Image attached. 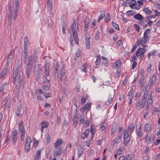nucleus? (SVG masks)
<instances>
[{"label":"nucleus","mask_w":160,"mask_h":160,"mask_svg":"<svg viewBox=\"0 0 160 160\" xmlns=\"http://www.w3.org/2000/svg\"><path fill=\"white\" fill-rule=\"evenodd\" d=\"M19 71V68L17 67L14 70L13 76H15V77H18V74Z\"/></svg>","instance_id":"obj_36"},{"label":"nucleus","mask_w":160,"mask_h":160,"mask_svg":"<svg viewBox=\"0 0 160 160\" xmlns=\"http://www.w3.org/2000/svg\"><path fill=\"white\" fill-rule=\"evenodd\" d=\"M47 5L49 7V8L52 10V3L51 1L49 0H47Z\"/></svg>","instance_id":"obj_44"},{"label":"nucleus","mask_w":160,"mask_h":160,"mask_svg":"<svg viewBox=\"0 0 160 160\" xmlns=\"http://www.w3.org/2000/svg\"><path fill=\"white\" fill-rule=\"evenodd\" d=\"M19 129L21 133H25V130L23 126V122L22 121H21L19 124Z\"/></svg>","instance_id":"obj_14"},{"label":"nucleus","mask_w":160,"mask_h":160,"mask_svg":"<svg viewBox=\"0 0 160 160\" xmlns=\"http://www.w3.org/2000/svg\"><path fill=\"white\" fill-rule=\"evenodd\" d=\"M105 15V12L102 11H100V15L98 20V22H99L104 17Z\"/></svg>","instance_id":"obj_25"},{"label":"nucleus","mask_w":160,"mask_h":160,"mask_svg":"<svg viewBox=\"0 0 160 160\" xmlns=\"http://www.w3.org/2000/svg\"><path fill=\"white\" fill-rule=\"evenodd\" d=\"M60 68L59 66V62L58 61H57L55 64V74L59 70Z\"/></svg>","instance_id":"obj_29"},{"label":"nucleus","mask_w":160,"mask_h":160,"mask_svg":"<svg viewBox=\"0 0 160 160\" xmlns=\"http://www.w3.org/2000/svg\"><path fill=\"white\" fill-rule=\"evenodd\" d=\"M27 48L28 47H26V48L24 47V50H23L24 54H23V57L24 59H26L27 58Z\"/></svg>","instance_id":"obj_35"},{"label":"nucleus","mask_w":160,"mask_h":160,"mask_svg":"<svg viewBox=\"0 0 160 160\" xmlns=\"http://www.w3.org/2000/svg\"><path fill=\"white\" fill-rule=\"evenodd\" d=\"M32 142V140L31 139V138L30 137L28 136L27 137V140H26V142L25 143V144H30V143Z\"/></svg>","instance_id":"obj_49"},{"label":"nucleus","mask_w":160,"mask_h":160,"mask_svg":"<svg viewBox=\"0 0 160 160\" xmlns=\"http://www.w3.org/2000/svg\"><path fill=\"white\" fill-rule=\"evenodd\" d=\"M33 146L35 148H36V147L38 145L39 143V141L36 140L35 138H33Z\"/></svg>","instance_id":"obj_37"},{"label":"nucleus","mask_w":160,"mask_h":160,"mask_svg":"<svg viewBox=\"0 0 160 160\" xmlns=\"http://www.w3.org/2000/svg\"><path fill=\"white\" fill-rule=\"evenodd\" d=\"M28 37L26 36L24 39V47L26 48L28 47Z\"/></svg>","instance_id":"obj_31"},{"label":"nucleus","mask_w":160,"mask_h":160,"mask_svg":"<svg viewBox=\"0 0 160 160\" xmlns=\"http://www.w3.org/2000/svg\"><path fill=\"white\" fill-rule=\"evenodd\" d=\"M138 45L136 44V42L134 44V45L132 46V49L131 50V52H133L136 50L137 47V46H138Z\"/></svg>","instance_id":"obj_56"},{"label":"nucleus","mask_w":160,"mask_h":160,"mask_svg":"<svg viewBox=\"0 0 160 160\" xmlns=\"http://www.w3.org/2000/svg\"><path fill=\"white\" fill-rule=\"evenodd\" d=\"M148 95V92L146 91L143 95V98L142 101L141 106L142 108H143L145 105L146 101V98H147Z\"/></svg>","instance_id":"obj_11"},{"label":"nucleus","mask_w":160,"mask_h":160,"mask_svg":"<svg viewBox=\"0 0 160 160\" xmlns=\"http://www.w3.org/2000/svg\"><path fill=\"white\" fill-rule=\"evenodd\" d=\"M143 11L147 15H150L152 13V11L148 9V8H144L143 9Z\"/></svg>","instance_id":"obj_27"},{"label":"nucleus","mask_w":160,"mask_h":160,"mask_svg":"<svg viewBox=\"0 0 160 160\" xmlns=\"http://www.w3.org/2000/svg\"><path fill=\"white\" fill-rule=\"evenodd\" d=\"M116 130L117 128L116 127L113 126L112 127L111 131V134L112 135H113L115 133Z\"/></svg>","instance_id":"obj_48"},{"label":"nucleus","mask_w":160,"mask_h":160,"mask_svg":"<svg viewBox=\"0 0 160 160\" xmlns=\"http://www.w3.org/2000/svg\"><path fill=\"white\" fill-rule=\"evenodd\" d=\"M136 133L139 138H141L143 136V132H142L141 129V126L138 129H136Z\"/></svg>","instance_id":"obj_20"},{"label":"nucleus","mask_w":160,"mask_h":160,"mask_svg":"<svg viewBox=\"0 0 160 160\" xmlns=\"http://www.w3.org/2000/svg\"><path fill=\"white\" fill-rule=\"evenodd\" d=\"M102 62L103 64L106 66L107 67L108 65V62L107 59L102 56Z\"/></svg>","instance_id":"obj_28"},{"label":"nucleus","mask_w":160,"mask_h":160,"mask_svg":"<svg viewBox=\"0 0 160 160\" xmlns=\"http://www.w3.org/2000/svg\"><path fill=\"white\" fill-rule=\"evenodd\" d=\"M18 135L17 131L16 130L13 131L12 132V143L15 145L16 142L17 140V135Z\"/></svg>","instance_id":"obj_10"},{"label":"nucleus","mask_w":160,"mask_h":160,"mask_svg":"<svg viewBox=\"0 0 160 160\" xmlns=\"http://www.w3.org/2000/svg\"><path fill=\"white\" fill-rule=\"evenodd\" d=\"M71 29L73 34L74 39L76 43L77 44H78L79 40L78 38V34L77 32V30L78 29V26H77L75 21L73 22V24L71 26Z\"/></svg>","instance_id":"obj_3"},{"label":"nucleus","mask_w":160,"mask_h":160,"mask_svg":"<svg viewBox=\"0 0 160 160\" xmlns=\"http://www.w3.org/2000/svg\"><path fill=\"white\" fill-rule=\"evenodd\" d=\"M137 60V57L135 55H132V56L130 59V61L131 62H136Z\"/></svg>","instance_id":"obj_47"},{"label":"nucleus","mask_w":160,"mask_h":160,"mask_svg":"<svg viewBox=\"0 0 160 160\" xmlns=\"http://www.w3.org/2000/svg\"><path fill=\"white\" fill-rule=\"evenodd\" d=\"M40 89H37L35 92V95L37 96L36 97L37 99L38 100H40Z\"/></svg>","instance_id":"obj_30"},{"label":"nucleus","mask_w":160,"mask_h":160,"mask_svg":"<svg viewBox=\"0 0 160 160\" xmlns=\"http://www.w3.org/2000/svg\"><path fill=\"white\" fill-rule=\"evenodd\" d=\"M133 87H132L130 89V90L129 92L128 93V96L129 97H131L132 94V92L133 91Z\"/></svg>","instance_id":"obj_62"},{"label":"nucleus","mask_w":160,"mask_h":160,"mask_svg":"<svg viewBox=\"0 0 160 160\" xmlns=\"http://www.w3.org/2000/svg\"><path fill=\"white\" fill-rule=\"evenodd\" d=\"M121 65V62L120 60H117L116 61L115 64L114 65V66L115 68H118Z\"/></svg>","instance_id":"obj_33"},{"label":"nucleus","mask_w":160,"mask_h":160,"mask_svg":"<svg viewBox=\"0 0 160 160\" xmlns=\"http://www.w3.org/2000/svg\"><path fill=\"white\" fill-rule=\"evenodd\" d=\"M144 128L146 131L148 132L151 128V124L150 123L146 124L144 125Z\"/></svg>","instance_id":"obj_26"},{"label":"nucleus","mask_w":160,"mask_h":160,"mask_svg":"<svg viewBox=\"0 0 160 160\" xmlns=\"http://www.w3.org/2000/svg\"><path fill=\"white\" fill-rule=\"evenodd\" d=\"M134 18L138 20H143V17L141 14H138L134 16Z\"/></svg>","instance_id":"obj_23"},{"label":"nucleus","mask_w":160,"mask_h":160,"mask_svg":"<svg viewBox=\"0 0 160 160\" xmlns=\"http://www.w3.org/2000/svg\"><path fill=\"white\" fill-rule=\"evenodd\" d=\"M19 0H15V9L14 10L13 19L16 20L18 15V9L19 7Z\"/></svg>","instance_id":"obj_7"},{"label":"nucleus","mask_w":160,"mask_h":160,"mask_svg":"<svg viewBox=\"0 0 160 160\" xmlns=\"http://www.w3.org/2000/svg\"><path fill=\"white\" fill-rule=\"evenodd\" d=\"M55 148L53 152V156L55 157L60 156L62 152V148Z\"/></svg>","instance_id":"obj_9"},{"label":"nucleus","mask_w":160,"mask_h":160,"mask_svg":"<svg viewBox=\"0 0 160 160\" xmlns=\"http://www.w3.org/2000/svg\"><path fill=\"white\" fill-rule=\"evenodd\" d=\"M14 51L13 50H12L11 51L10 53L9 57H8V59H10L11 60L12 59V58H13V53H14Z\"/></svg>","instance_id":"obj_54"},{"label":"nucleus","mask_w":160,"mask_h":160,"mask_svg":"<svg viewBox=\"0 0 160 160\" xmlns=\"http://www.w3.org/2000/svg\"><path fill=\"white\" fill-rule=\"evenodd\" d=\"M135 106L138 110L140 109L142 106L140 100H138L136 102Z\"/></svg>","instance_id":"obj_22"},{"label":"nucleus","mask_w":160,"mask_h":160,"mask_svg":"<svg viewBox=\"0 0 160 160\" xmlns=\"http://www.w3.org/2000/svg\"><path fill=\"white\" fill-rule=\"evenodd\" d=\"M37 76H36V80L37 81H38V80H39V79L40 78V72L39 71H37Z\"/></svg>","instance_id":"obj_58"},{"label":"nucleus","mask_w":160,"mask_h":160,"mask_svg":"<svg viewBox=\"0 0 160 160\" xmlns=\"http://www.w3.org/2000/svg\"><path fill=\"white\" fill-rule=\"evenodd\" d=\"M90 40H85V44L87 49H89L90 48Z\"/></svg>","instance_id":"obj_50"},{"label":"nucleus","mask_w":160,"mask_h":160,"mask_svg":"<svg viewBox=\"0 0 160 160\" xmlns=\"http://www.w3.org/2000/svg\"><path fill=\"white\" fill-rule=\"evenodd\" d=\"M143 47V48H139L137 50L136 52V55L137 57H138L139 54H141L142 52H143V53H144L147 51L148 48L147 45L144 46V47Z\"/></svg>","instance_id":"obj_8"},{"label":"nucleus","mask_w":160,"mask_h":160,"mask_svg":"<svg viewBox=\"0 0 160 160\" xmlns=\"http://www.w3.org/2000/svg\"><path fill=\"white\" fill-rule=\"evenodd\" d=\"M100 33L98 31H97L95 36V39L96 40H98L99 39V37Z\"/></svg>","instance_id":"obj_42"},{"label":"nucleus","mask_w":160,"mask_h":160,"mask_svg":"<svg viewBox=\"0 0 160 160\" xmlns=\"http://www.w3.org/2000/svg\"><path fill=\"white\" fill-rule=\"evenodd\" d=\"M21 108L22 106L20 105L18 106L16 110L15 111V114L18 117H20L22 116V114L19 113Z\"/></svg>","instance_id":"obj_21"},{"label":"nucleus","mask_w":160,"mask_h":160,"mask_svg":"<svg viewBox=\"0 0 160 160\" xmlns=\"http://www.w3.org/2000/svg\"><path fill=\"white\" fill-rule=\"evenodd\" d=\"M63 143V141L62 140L59 138L54 143V146L55 148H62L61 146Z\"/></svg>","instance_id":"obj_12"},{"label":"nucleus","mask_w":160,"mask_h":160,"mask_svg":"<svg viewBox=\"0 0 160 160\" xmlns=\"http://www.w3.org/2000/svg\"><path fill=\"white\" fill-rule=\"evenodd\" d=\"M41 131L42 132H43V129L45 128H47L49 126L48 123L46 121H44L42 122L41 123Z\"/></svg>","instance_id":"obj_15"},{"label":"nucleus","mask_w":160,"mask_h":160,"mask_svg":"<svg viewBox=\"0 0 160 160\" xmlns=\"http://www.w3.org/2000/svg\"><path fill=\"white\" fill-rule=\"evenodd\" d=\"M135 12V11L132 10H129L127 12V13L128 14H129L130 15H133Z\"/></svg>","instance_id":"obj_60"},{"label":"nucleus","mask_w":160,"mask_h":160,"mask_svg":"<svg viewBox=\"0 0 160 160\" xmlns=\"http://www.w3.org/2000/svg\"><path fill=\"white\" fill-rule=\"evenodd\" d=\"M101 57L100 56L98 55L97 56L96 61L95 62V68H98L99 67L100 63Z\"/></svg>","instance_id":"obj_16"},{"label":"nucleus","mask_w":160,"mask_h":160,"mask_svg":"<svg viewBox=\"0 0 160 160\" xmlns=\"http://www.w3.org/2000/svg\"><path fill=\"white\" fill-rule=\"evenodd\" d=\"M132 158V156L131 155L128 154L126 157V160H131Z\"/></svg>","instance_id":"obj_57"},{"label":"nucleus","mask_w":160,"mask_h":160,"mask_svg":"<svg viewBox=\"0 0 160 160\" xmlns=\"http://www.w3.org/2000/svg\"><path fill=\"white\" fill-rule=\"evenodd\" d=\"M123 150V148L122 147H120L118 149L117 154L118 155H120L122 154V151Z\"/></svg>","instance_id":"obj_55"},{"label":"nucleus","mask_w":160,"mask_h":160,"mask_svg":"<svg viewBox=\"0 0 160 160\" xmlns=\"http://www.w3.org/2000/svg\"><path fill=\"white\" fill-rule=\"evenodd\" d=\"M78 115H76V114L73 117V125L74 126V127H76L77 126L78 120Z\"/></svg>","instance_id":"obj_24"},{"label":"nucleus","mask_w":160,"mask_h":160,"mask_svg":"<svg viewBox=\"0 0 160 160\" xmlns=\"http://www.w3.org/2000/svg\"><path fill=\"white\" fill-rule=\"evenodd\" d=\"M134 27L138 32H139V31L140 28L138 25L136 24H134Z\"/></svg>","instance_id":"obj_53"},{"label":"nucleus","mask_w":160,"mask_h":160,"mask_svg":"<svg viewBox=\"0 0 160 160\" xmlns=\"http://www.w3.org/2000/svg\"><path fill=\"white\" fill-rule=\"evenodd\" d=\"M8 71V69L6 68L3 69L2 72L1 78H2L6 74Z\"/></svg>","instance_id":"obj_38"},{"label":"nucleus","mask_w":160,"mask_h":160,"mask_svg":"<svg viewBox=\"0 0 160 160\" xmlns=\"http://www.w3.org/2000/svg\"><path fill=\"white\" fill-rule=\"evenodd\" d=\"M84 115H83V116H81V119L80 120V123L81 124H83L84 123Z\"/></svg>","instance_id":"obj_59"},{"label":"nucleus","mask_w":160,"mask_h":160,"mask_svg":"<svg viewBox=\"0 0 160 160\" xmlns=\"http://www.w3.org/2000/svg\"><path fill=\"white\" fill-rule=\"evenodd\" d=\"M30 149V144H25L24 149L25 151L26 152H29Z\"/></svg>","instance_id":"obj_34"},{"label":"nucleus","mask_w":160,"mask_h":160,"mask_svg":"<svg viewBox=\"0 0 160 160\" xmlns=\"http://www.w3.org/2000/svg\"><path fill=\"white\" fill-rule=\"evenodd\" d=\"M40 157V150L37 151V153L35 156L34 160H39V158Z\"/></svg>","instance_id":"obj_32"},{"label":"nucleus","mask_w":160,"mask_h":160,"mask_svg":"<svg viewBox=\"0 0 160 160\" xmlns=\"http://www.w3.org/2000/svg\"><path fill=\"white\" fill-rule=\"evenodd\" d=\"M18 83L19 86L20 87L22 85V83L23 81L22 76H19L18 77Z\"/></svg>","instance_id":"obj_41"},{"label":"nucleus","mask_w":160,"mask_h":160,"mask_svg":"<svg viewBox=\"0 0 160 160\" xmlns=\"http://www.w3.org/2000/svg\"><path fill=\"white\" fill-rule=\"evenodd\" d=\"M81 55V52L79 50H78L76 53V56L78 58L80 57Z\"/></svg>","instance_id":"obj_61"},{"label":"nucleus","mask_w":160,"mask_h":160,"mask_svg":"<svg viewBox=\"0 0 160 160\" xmlns=\"http://www.w3.org/2000/svg\"><path fill=\"white\" fill-rule=\"evenodd\" d=\"M42 88L45 91H47L49 89V88L47 85H43L42 86Z\"/></svg>","instance_id":"obj_64"},{"label":"nucleus","mask_w":160,"mask_h":160,"mask_svg":"<svg viewBox=\"0 0 160 160\" xmlns=\"http://www.w3.org/2000/svg\"><path fill=\"white\" fill-rule=\"evenodd\" d=\"M156 78L157 75L155 74L151 78V82L150 83V86H153L154 85V84L156 82Z\"/></svg>","instance_id":"obj_17"},{"label":"nucleus","mask_w":160,"mask_h":160,"mask_svg":"<svg viewBox=\"0 0 160 160\" xmlns=\"http://www.w3.org/2000/svg\"><path fill=\"white\" fill-rule=\"evenodd\" d=\"M124 145L127 146L130 142L131 134L129 135L128 130L125 129L123 132Z\"/></svg>","instance_id":"obj_6"},{"label":"nucleus","mask_w":160,"mask_h":160,"mask_svg":"<svg viewBox=\"0 0 160 160\" xmlns=\"http://www.w3.org/2000/svg\"><path fill=\"white\" fill-rule=\"evenodd\" d=\"M154 140V137L152 135H150L148 138L149 143L152 142Z\"/></svg>","instance_id":"obj_45"},{"label":"nucleus","mask_w":160,"mask_h":160,"mask_svg":"<svg viewBox=\"0 0 160 160\" xmlns=\"http://www.w3.org/2000/svg\"><path fill=\"white\" fill-rule=\"evenodd\" d=\"M135 127V124L134 123H132L130 126H129L126 129L128 130V132L131 134L133 132L134 128Z\"/></svg>","instance_id":"obj_19"},{"label":"nucleus","mask_w":160,"mask_h":160,"mask_svg":"<svg viewBox=\"0 0 160 160\" xmlns=\"http://www.w3.org/2000/svg\"><path fill=\"white\" fill-rule=\"evenodd\" d=\"M37 57L38 56L36 50L34 51V53L33 54V60L31 56H30L29 57L26 70L27 76L28 78L30 77L31 71L32 69V64L36 62Z\"/></svg>","instance_id":"obj_1"},{"label":"nucleus","mask_w":160,"mask_h":160,"mask_svg":"<svg viewBox=\"0 0 160 160\" xmlns=\"http://www.w3.org/2000/svg\"><path fill=\"white\" fill-rule=\"evenodd\" d=\"M45 78L46 79V80H45L44 81H43V83H46L47 82H48L50 80L48 79L47 78V76H48L49 75V62L48 60H45Z\"/></svg>","instance_id":"obj_4"},{"label":"nucleus","mask_w":160,"mask_h":160,"mask_svg":"<svg viewBox=\"0 0 160 160\" xmlns=\"http://www.w3.org/2000/svg\"><path fill=\"white\" fill-rule=\"evenodd\" d=\"M112 26L115 28V29L117 30H119V28L118 25L115 22H114L113 21L112 22Z\"/></svg>","instance_id":"obj_46"},{"label":"nucleus","mask_w":160,"mask_h":160,"mask_svg":"<svg viewBox=\"0 0 160 160\" xmlns=\"http://www.w3.org/2000/svg\"><path fill=\"white\" fill-rule=\"evenodd\" d=\"M140 75L142 77H144V71L143 69L142 68L140 70Z\"/></svg>","instance_id":"obj_63"},{"label":"nucleus","mask_w":160,"mask_h":160,"mask_svg":"<svg viewBox=\"0 0 160 160\" xmlns=\"http://www.w3.org/2000/svg\"><path fill=\"white\" fill-rule=\"evenodd\" d=\"M91 103H89L88 104H86L83 107L81 108V111L82 113H83V112L87 109H88V111L90 109V108L91 106Z\"/></svg>","instance_id":"obj_13"},{"label":"nucleus","mask_w":160,"mask_h":160,"mask_svg":"<svg viewBox=\"0 0 160 160\" xmlns=\"http://www.w3.org/2000/svg\"><path fill=\"white\" fill-rule=\"evenodd\" d=\"M78 156L79 158L83 153V149L81 146H80L78 147Z\"/></svg>","instance_id":"obj_18"},{"label":"nucleus","mask_w":160,"mask_h":160,"mask_svg":"<svg viewBox=\"0 0 160 160\" xmlns=\"http://www.w3.org/2000/svg\"><path fill=\"white\" fill-rule=\"evenodd\" d=\"M50 141V136L49 134H48L47 136L46 143L48 144Z\"/></svg>","instance_id":"obj_52"},{"label":"nucleus","mask_w":160,"mask_h":160,"mask_svg":"<svg viewBox=\"0 0 160 160\" xmlns=\"http://www.w3.org/2000/svg\"><path fill=\"white\" fill-rule=\"evenodd\" d=\"M150 32V29L149 28L147 29L144 32L143 37L141 38L138 39L136 44L138 45V46L141 45L142 47H144L145 46L144 45L146 44L149 40Z\"/></svg>","instance_id":"obj_2"},{"label":"nucleus","mask_w":160,"mask_h":160,"mask_svg":"<svg viewBox=\"0 0 160 160\" xmlns=\"http://www.w3.org/2000/svg\"><path fill=\"white\" fill-rule=\"evenodd\" d=\"M65 73V70L64 69V67L63 66L62 68L61 69L60 71V75L64 76Z\"/></svg>","instance_id":"obj_43"},{"label":"nucleus","mask_w":160,"mask_h":160,"mask_svg":"<svg viewBox=\"0 0 160 160\" xmlns=\"http://www.w3.org/2000/svg\"><path fill=\"white\" fill-rule=\"evenodd\" d=\"M91 133L93 134H95V126L93 124H92L91 126Z\"/></svg>","instance_id":"obj_40"},{"label":"nucleus","mask_w":160,"mask_h":160,"mask_svg":"<svg viewBox=\"0 0 160 160\" xmlns=\"http://www.w3.org/2000/svg\"><path fill=\"white\" fill-rule=\"evenodd\" d=\"M44 94V96L46 98H48L51 96V94L50 93H44L41 89V94Z\"/></svg>","instance_id":"obj_39"},{"label":"nucleus","mask_w":160,"mask_h":160,"mask_svg":"<svg viewBox=\"0 0 160 160\" xmlns=\"http://www.w3.org/2000/svg\"><path fill=\"white\" fill-rule=\"evenodd\" d=\"M12 2H10L8 4V10L7 11V15L8 17V23L9 25H11L12 23Z\"/></svg>","instance_id":"obj_5"},{"label":"nucleus","mask_w":160,"mask_h":160,"mask_svg":"<svg viewBox=\"0 0 160 160\" xmlns=\"http://www.w3.org/2000/svg\"><path fill=\"white\" fill-rule=\"evenodd\" d=\"M87 67L86 64L84 63L83 64V65L82 66L81 68L82 70L84 72H86V68Z\"/></svg>","instance_id":"obj_51"}]
</instances>
